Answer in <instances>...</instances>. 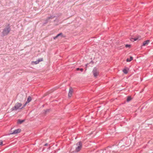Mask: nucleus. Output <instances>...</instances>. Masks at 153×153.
Returning a JSON list of instances; mask_svg holds the SVG:
<instances>
[{"mask_svg":"<svg viewBox=\"0 0 153 153\" xmlns=\"http://www.w3.org/2000/svg\"><path fill=\"white\" fill-rule=\"evenodd\" d=\"M11 31V28L9 24L6 26L2 32V35L4 36L7 35Z\"/></svg>","mask_w":153,"mask_h":153,"instance_id":"1","label":"nucleus"},{"mask_svg":"<svg viewBox=\"0 0 153 153\" xmlns=\"http://www.w3.org/2000/svg\"><path fill=\"white\" fill-rule=\"evenodd\" d=\"M22 106V104L21 103L17 102L16 103L15 105L11 108V110L12 111H13L19 109H20Z\"/></svg>","mask_w":153,"mask_h":153,"instance_id":"2","label":"nucleus"},{"mask_svg":"<svg viewBox=\"0 0 153 153\" xmlns=\"http://www.w3.org/2000/svg\"><path fill=\"white\" fill-rule=\"evenodd\" d=\"M92 73L94 77L97 78L99 74L98 69L97 67H94L92 71Z\"/></svg>","mask_w":153,"mask_h":153,"instance_id":"3","label":"nucleus"},{"mask_svg":"<svg viewBox=\"0 0 153 153\" xmlns=\"http://www.w3.org/2000/svg\"><path fill=\"white\" fill-rule=\"evenodd\" d=\"M76 145L77 146V147L76 148L75 151L76 152H78L81 150L82 148V143L81 141H79L76 143Z\"/></svg>","mask_w":153,"mask_h":153,"instance_id":"4","label":"nucleus"},{"mask_svg":"<svg viewBox=\"0 0 153 153\" xmlns=\"http://www.w3.org/2000/svg\"><path fill=\"white\" fill-rule=\"evenodd\" d=\"M21 130L20 128L14 130L13 132H10V134H14L19 133L21 132Z\"/></svg>","mask_w":153,"mask_h":153,"instance_id":"5","label":"nucleus"},{"mask_svg":"<svg viewBox=\"0 0 153 153\" xmlns=\"http://www.w3.org/2000/svg\"><path fill=\"white\" fill-rule=\"evenodd\" d=\"M73 92V89L71 87H70L69 88V91L68 94V96L69 97H71L72 96Z\"/></svg>","mask_w":153,"mask_h":153,"instance_id":"6","label":"nucleus"},{"mask_svg":"<svg viewBox=\"0 0 153 153\" xmlns=\"http://www.w3.org/2000/svg\"><path fill=\"white\" fill-rule=\"evenodd\" d=\"M43 61V58H40L39 59L36 61L33 62L34 63V64H38L40 62Z\"/></svg>","mask_w":153,"mask_h":153,"instance_id":"7","label":"nucleus"},{"mask_svg":"<svg viewBox=\"0 0 153 153\" xmlns=\"http://www.w3.org/2000/svg\"><path fill=\"white\" fill-rule=\"evenodd\" d=\"M150 42L149 40H148L144 42L143 43L142 46H145L146 45L148 44Z\"/></svg>","mask_w":153,"mask_h":153,"instance_id":"8","label":"nucleus"},{"mask_svg":"<svg viewBox=\"0 0 153 153\" xmlns=\"http://www.w3.org/2000/svg\"><path fill=\"white\" fill-rule=\"evenodd\" d=\"M129 68H125L123 70V72L125 74H127L128 73V70Z\"/></svg>","mask_w":153,"mask_h":153,"instance_id":"9","label":"nucleus"},{"mask_svg":"<svg viewBox=\"0 0 153 153\" xmlns=\"http://www.w3.org/2000/svg\"><path fill=\"white\" fill-rule=\"evenodd\" d=\"M62 33H59L56 36L54 37L53 39H55L57 38L59 36H62Z\"/></svg>","mask_w":153,"mask_h":153,"instance_id":"10","label":"nucleus"},{"mask_svg":"<svg viewBox=\"0 0 153 153\" xmlns=\"http://www.w3.org/2000/svg\"><path fill=\"white\" fill-rule=\"evenodd\" d=\"M25 121V120H21L18 119L17 121V123L19 124H21Z\"/></svg>","mask_w":153,"mask_h":153,"instance_id":"11","label":"nucleus"},{"mask_svg":"<svg viewBox=\"0 0 153 153\" xmlns=\"http://www.w3.org/2000/svg\"><path fill=\"white\" fill-rule=\"evenodd\" d=\"M31 100L32 98L31 97L29 96L27 98V101H26V103H28L31 101Z\"/></svg>","mask_w":153,"mask_h":153,"instance_id":"12","label":"nucleus"},{"mask_svg":"<svg viewBox=\"0 0 153 153\" xmlns=\"http://www.w3.org/2000/svg\"><path fill=\"white\" fill-rule=\"evenodd\" d=\"M133 59V57L131 56H130V58L129 59L127 58L126 59V61L127 62H130Z\"/></svg>","mask_w":153,"mask_h":153,"instance_id":"13","label":"nucleus"},{"mask_svg":"<svg viewBox=\"0 0 153 153\" xmlns=\"http://www.w3.org/2000/svg\"><path fill=\"white\" fill-rule=\"evenodd\" d=\"M56 17V16H51L49 17H48L47 19L49 20L50 19H51L55 17Z\"/></svg>","mask_w":153,"mask_h":153,"instance_id":"14","label":"nucleus"},{"mask_svg":"<svg viewBox=\"0 0 153 153\" xmlns=\"http://www.w3.org/2000/svg\"><path fill=\"white\" fill-rule=\"evenodd\" d=\"M131 99H132V98L131 97H130V96H128L127 97V100H126V101L127 102H128L130 101V100H131Z\"/></svg>","mask_w":153,"mask_h":153,"instance_id":"15","label":"nucleus"},{"mask_svg":"<svg viewBox=\"0 0 153 153\" xmlns=\"http://www.w3.org/2000/svg\"><path fill=\"white\" fill-rule=\"evenodd\" d=\"M77 71H80L81 72H82L83 71V69L82 68H76Z\"/></svg>","mask_w":153,"mask_h":153,"instance_id":"16","label":"nucleus"},{"mask_svg":"<svg viewBox=\"0 0 153 153\" xmlns=\"http://www.w3.org/2000/svg\"><path fill=\"white\" fill-rule=\"evenodd\" d=\"M138 38H131V40L132 41H134L137 40Z\"/></svg>","mask_w":153,"mask_h":153,"instance_id":"17","label":"nucleus"},{"mask_svg":"<svg viewBox=\"0 0 153 153\" xmlns=\"http://www.w3.org/2000/svg\"><path fill=\"white\" fill-rule=\"evenodd\" d=\"M48 20L47 19L45 20V22L43 24V25H45L47 24L48 22Z\"/></svg>","mask_w":153,"mask_h":153,"instance_id":"18","label":"nucleus"},{"mask_svg":"<svg viewBox=\"0 0 153 153\" xmlns=\"http://www.w3.org/2000/svg\"><path fill=\"white\" fill-rule=\"evenodd\" d=\"M131 46V45L129 44H126L125 45V47L126 48H130Z\"/></svg>","mask_w":153,"mask_h":153,"instance_id":"19","label":"nucleus"},{"mask_svg":"<svg viewBox=\"0 0 153 153\" xmlns=\"http://www.w3.org/2000/svg\"><path fill=\"white\" fill-rule=\"evenodd\" d=\"M50 110L49 109L46 110L45 111V114H47V112H49Z\"/></svg>","mask_w":153,"mask_h":153,"instance_id":"20","label":"nucleus"},{"mask_svg":"<svg viewBox=\"0 0 153 153\" xmlns=\"http://www.w3.org/2000/svg\"><path fill=\"white\" fill-rule=\"evenodd\" d=\"M106 150L105 149V150L102 153H110L109 151H107V152H106Z\"/></svg>","mask_w":153,"mask_h":153,"instance_id":"21","label":"nucleus"},{"mask_svg":"<svg viewBox=\"0 0 153 153\" xmlns=\"http://www.w3.org/2000/svg\"><path fill=\"white\" fill-rule=\"evenodd\" d=\"M27 103H26V102L25 103L24 105L23 106V107H21V108H20V109H22L24 107H25V105H26V104H27Z\"/></svg>","mask_w":153,"mask_h":153,"instance_id":"22","label":"nucleus"},{"mask_svg":"<svg viewBox=\"0 0 153 153\" xmlns=\"http://www.w3.org/2000/svg\"><path fill=\"white\" fill-rule=\"evenodd\" d=\"M3 143V141L2 140H0V146L2 145Z\"/></svg>","mask_w":153,"mask_h":153,"instance_id":"23","label":"nucleus"},{"mask_svg":"<svg viewBox=\"0 0 153 153\" xmlns=\"http://www.w3.org/2000/svg\"><path fill=\"white\" fill-rule=\"evenodd\" d=\"M48 145V144L47 143H45V144L44 146H47Z\"/></svg>","mask_w":153,"mask_h":153,"instance_id":"24","label":"nucleus"},{"mask_svg":"<svg viewBox=\"0 0 153 153\" xmlns=\"http://www.w3.org/2000/svg\"><path fill=\"white\" fill-rule=\"evenodd\" d=\"M47 95V93H46V94H44V96H46Z\"/></svg>","mask_w":153,"mask_h":153,"instance_id":"25","label":"nucleus"},{"mask_svg":"<svg viewBox=\"0 0 153 153\" xmlns=\"http://www.w3.org/2000/svg\"><path fill=\"white\" fill-rule=\"evenodd\" d=\"M22 100H22V99H19V101H22Z\"/></svg>","mask_w":153,"mask_h":153,"instance_id":"26","label":"nucleus"},{"mask_svg":"<svg viewBox=\"0 0 153 153\" xmlns=\"http://www.w3.org/2000/svg\"><path fill=\"white\" fill-rule=\"evenodd\" d=\"M88 65V64H87L86 65V66H87V65Z\"/></svg>","mask_w":153,"mask_h":153,"instance_id":"27","label":"nucleus"},{"mask_svg":"<svg viewBox=\"0 0 153 153\" xmlns=\"http://www.w3.org/2000/svg\"><path fill=\"white\" fill-rule=\"evenodd\" d=\"M21 97L22 98V97H23V96H22V95H21Z\"/></svg>","mask_w":153,"mask_h":153,"instance_id":"28","label":"nucleus"}]
</instances>
